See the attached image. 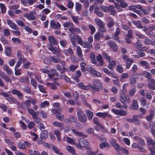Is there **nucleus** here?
<instances>
[{
	"label": "nucleus",
	"mask_w": 155,
	"mask_h": 155,
	"mask_svg": "<svg viewBox=\"0 0 155 155\" xmlns=\"http://www.w3.org/2000/svg\"><path fill=\"white\" fill-rule=\"evenodd\" d=\"M63 52L66 56H68L69 55H71L74 53L73 50L70 48H69L67 50L66 49H64Z\"/></svg>",
	"instance_id": "32"
},
{
	"label": "nucleus",
	"mask_w": 155,
	"mask_h": 155,
	"mask_svg": "<svg viewBox=\"0 0 155 155\" xmlns=\"http://www.w3.org/2000/svg\"><path fill=\"white\" fill-rule=\"evenodd\" d=\"M82 72L88 71L97 77H101V73L97 71L94 68L90 66L87 65L86 67H83L81 69Z\"/></svg>",
	"instance_id": "2"
},
{
	"label": "nucleus",
	"mask_w": 155,
	"mask_h": 155,
	"mask_svg": "<svg viewBox=\"0 0 155 155\" xmlns=\"http://www.w3.org/2000/svg\"><path fill=\"white\" fill-rule=\"evenodd\" d=\"M96 115L97 116L102 118L103 119L107 117H111V115L107 112H97L96 113Z\"/></svg>",
	"instance_id": "14"
},
{
	"label": "nucleus",
	"mask_w": 155,
	"mask_h": 155,
	"mask_svg": "<svg viewBox=\"0 0 155 155\" xmlns=\"http://www.w3.org/2000/svg\"><path fill=\"white\" fill-rule=\"evenodd\" d=\"M77 53L79 57H80V59L81 61H83L84 60V58H82L83 55L82 53L81 49L80 47L79 46H78L77 48Z\"/></svg>",
	"instance_id": "28"
},
{
	"label": "nucleus",
	"mask_w": 155,
	"mask_h": 155,
	"mask_svg": "<svg viewBox=\"0 0 155 155\" xmlns=\"http://www.w3.org/2000/svg\"><path fill=\"white\" fill-rule=\"evenodd\" d=\"M52 124L54 126L61 127V129H63V127L62 124L59 122L57 121H54L53 123Z\"/></svg>",
	"instance_id": "54"
},
{
	"label": "nucleus",
	"mask_w": 155,
	"mask_h": 155,
	"mask_svg": "<svg viewBox=\"0 0 155 155\" xmlns=\"http://www.w3.org/2000/svg\"><path fill=\"white\" fill-rule=\"evenodd\" d=\"M128 76V74L127 73H124L122 74L121 75V77L120 78L121 81H123L124 79L127 78Z\"/></svg>",
	"instance_id": "56"
},
{
	"label": "nucleus",
	"mask_w": 155,
	"mask_h": 155,
	"mask_svg": "<svg viewBox=\"0 0 155 155\" xmlns=\"http://www.w3.org/2000/svg\"><path fill=\"white\" fill-rule=\"evenodd\" d=\"M76 39L78 44L81 45H83V41L81 38L80 36L77 35H76Z\"/></svg>",
	"instance_id": "46"
},
{
	"label": "nucleus",
	"mask_w": 155,
	"mask_h": 155,
	"mask_svg": "<svg viewBox=\"0 0 155 155\" xmlns=\"http://www.w3.org/2000/svg\"><path fill=\"white\" fill-rule=\"evenodd\" d=\"M38 88L41 92L44 93H47V91L45 90L44 87L43 85L41 84H39Z\"/></svg>",
	"instance_id": "63"
},
{
	"label": "nucleus",
	"mask_w": 155,
	"mask_h": 155,
	"mask_svg": "<svg viewBox=\"0 0 155 155\" xmlns=\"http://www.w3.org/2000/svg\"><path fill=\"white\" fill-rule=\"evenodd\" d=\"M94 86L92 84H90L91 88L95 91L99 92L100 90L103 89V86L100 80L97 79H94L93 81Z\"/></svg>",
	"instance_id": "3"
},
{
	"label": "nucleus",
	"mask_w": 155,
	"mask_h": 155,
	"mask_svg": "<svg viewBox=\"0 0 155 155\" xmlns=\"http://www.w3.org/2000/svg\"><path fill=\"white\" fill-rule=\"evenodd\" d=\"M83 47L88 49H91L93 47L92 44L88 42H85L83 43Z\"/></svg>",
	"instance_id": "45"
},
{
	"label": "nucleus",
	"mask_w": 155,
	"mask_h": 155,
	"mask_svg": "<svg viewBox=\"0 0 155 155\" xmlns=\"http://www.w3.org/2000/svg\"><path fill=\"white\" fill-rule=\"evenodd\" d=\"M49 103L47 101H44L41 103L39 105V107L40 108H42L46 106H49Z\"/></svg>",
	"instance_id": "49"
},
{
	"label": "nucleus",
	"mask_w": 155,
	"mask_h": 155,
	"mask_svg": "<svg viewBox=\"0 0 155 155\" xmlns=\"http://www.w3.org/2000/svg\"><path fill=\"white\" fill-rule=\"evenodd\" d=\"M12 40L15 44H20L21 43V40L17 38L13 37Z\"/></svg>",
	"instance_id": "50"
},
{
	"label": "nucleus",
	"mask_w": 155,
	"mask_h": 155,
	"mask_svg": "<svg viewBox=\"0 0 155 155\" xmlns=\"http://www.w3.org/2000/svg\"><path fill=\"white\" fill-rule=\"evenodd\" d=\"M96 58L97 61L99 62V65L100 66H103L104 64L103 58L101 54H99L96 56Z\"/></svg>",
	"instance_id": "22"
},
{
	"label": "nucleus",
	"mask_w": 155,
	"mask_h": 155,
	"mask_svg": "<svg viewBox=\"0 0 155 155\" xmlns=\"http://www.w3.org/2000/svg\"><path fill=\"white\" fill-rule=\"evenodd\" d=\"M6 100L8 101L10 104H18V101L16 99L12 97V96L8 97L6 98Z\"/></svg>",
	"instance_id": "27"
},
{
	"label": "nucleus",
	"mask_w": 155,
	"mask_h": 155,
	"mask_svg": "<svg viewBox=\"0 0 155 155\" xmlns=\"http://www.w3.org/2000/svg\"><path fill=\"white\" fill-rule=\"evenodd\" d=\"M50 27L54 29H58L60 28L61 25L58 22H56L54 20H51L50 23Z\"/></svg>",
	"instance_id": "10"
},
{
	"label": "nucleus",
	"mask_w": 155,
	"mask_h": 155,
	"mask_svg": "<svg viewBox=\"0 0 155 155\" xmlns=\"http://www.w3.org/2000/svg\"><path fill=\"white\" fill-rule=\"evenodd\" d=\"M87 26L89 29L91 30V34H93L96 31V28L94 26L91 24H89Z\"/></svg>",
	"instance_id": "41"
},
{
	"label": "nucleus",
	"mask_w": 155,
	"mask_h": 155,
	"mask_svg": "<svg viewBox=\"0 0 155 155\" xmlns=\"http://www.w3.org/2000/svg\"><path fill=\"white\" fill-rule=\"evenodd\" d=\"M125 62L126 64V68L127 69H129L133 63V60L131 58H129Z\"/></svg>",
	"instance_id": "34"
},
{
	"label": "nucleus",
	"mask_w": 155,
	"mask_h": 155,
	"mask_svg": "<svg viewBox=\"0 0 155 155\" xmlns=\"http://www.w3.org/2000/svg\"><path fill=\"white\" fill-rule=\"evenodd\" d=\"M11 48L7 47L5 49V52L6 55L8 57H11L12 56L11 52Z\"/></svg>",
	"instance_id": "39"
},
{
	"label": "nucleus",
	"mask_w": 155,
	"mask_h": 155,
	"mask_svg": "<svg viewBox=\"0 0 155 155\" xmlns=\"http://www.w3.org/2000/svg\"><path fill=\"white\" fill-rule=\"evenodd\" d=\"M31 83L32 86L35 88L37 87V82L36 80L34 78H31Z\"/></svg>",
	"instance_id": "57"
},
{
	"label": "nucleus",
	"mask_w": 155,
	"mask_h": 155,
	"mask_svg": "<svg viewBox=\"0 0 155 155\" xmlns=\"http://www.w3.org/2000/svg\"><path fill=\"white\" fill-rule=\"evenodd\" d=\"M152 41L151 40L148 38H146L144 41V44L148 45H152Z\"/></svg>",
	"instance_id": "61"
},
{
	"label": "nucleus",
	"mask_w": 155,
	"mask_h": 155,
	"mask_svg": "<svg viewBox=\"0 0 155 155\" xmlns=\"http://www.w3.org/2000/svg\"><path fill=\"white\" fill-rule=\"evenodd\" d=\"M67 141L71 144H75V142L74 140L73 139L70 137H66Z\"/></svg>",
	"instance_id": "55"
},
{
	"label": "nucleus",
	"mask_w": 155,
	"mask_h": 155,
	"mask_svg": "<svg viewBox=\"0 0 155 155\" xmlns=\"http://www.w3.org/2000/svg\"><path fill=\"white\" fill-rule=\"evenodd\" d=\"M63 26L65 28H68L69 31L71 32V29H72L74 27L73 24L70 22H65L63 24Z\"/></svg>",
	"instance_id": "23"
},
{
	"label": "nucleus",
	"mask_w": 155,
	"mask_h": 155,
	"mask_svg": "<svg viewBox=\"0 0 155 155\" xmlns=\"http://www.w3.org/2000/svg\"><path fill=\"white\" fill-rule=\"evenodd\" d=\"M94 37L95 41H99L101 38L100 33L96 32L94 35Z\"/></svg>",
	"instance_id": "52"
},
{
	"label": "nucleus",
	"mask_w": 155,
	"mask_h": 155,
	"mask_svg": "<svg viewBox=\"0 0 155 155\" xmlns=\"http://www.w3.org/2000/svg\"><path fill=\"white\" fill-rule=\"evenodd\" d=\"M154 111H155V107L153 108V109L150 111V114L147 116L146 118L147 120L149 121H151L153 119L154 115Z\"/></svg>",
	"instance_id": "25"
},
{
	"label": "nucleus",
	"mask_w": 155,
	"mask_h": 155,
	"mask_svg": "<svg viewBox=\"0 0 155 155\" xmlns=\"http://www.w3.org/2000/svg\"><path fill=\"white\" fill-rule=\"evenodd\" d=\"M49 60L51 61L54 63L61 64H62V69L60 73L63 74L65 73L66 71V63L64 61H61L60 58L55 56L50 57L49 58Z\"/></svg>",
	"instance_id": "1"
},
{
	"label": "nucleus",
	"mask_w": 155,
	"mask_h": 155,
	"mask_svg": "<svg viewBox=\"0 0 155 155\" xmlns=\"http://www.w3.org/2000/svg\"><path fill=\"white\" fill-rule=\"evenodd\" d=\"M116 65L115 61H112L108 65V67L110 69H112Z\"/></svg>",
	"instance_id": "43"
},
{
	"label": "nucleus",
	"mask_w": 155,
	"mask_h": 155,
	"mask_svg": "<svg viewBox=\"0 0 155 155\" xmlns=\"http://www.w3.org/2000/svg\"><path fill=\"white\" fill-rule=\"evenodd\" d=\"M75 37L76 35H75L74 33H71V34L70 35V37L71 39V43L74 46H75L76 45Z\"/></svg>",
	"instance_id": "33"
},
{
	"label": "nucleus",
	"mask_w": 155,
	"mask_h": 155,
	"mask_svg": "<svg viewBox=\"0 0 155 155\" xmlns=\"http://www.w3.org/2000/svg\"><path fill=\"white\" fill-rule=\"evenodd\" d=\"M94 21L99 27L103 25H104L105 24L102 21L98 18H96L94 20Z\"/></svg>",
	"instance_id": "30"
},
{
	"label": "nucleus",
	"mask_w": 155,
	"mask_h": 155,
	"mask_svg": "<svg viewBox=\"0 0 155 155\" xmlns=\"http://www.w3.org/2000/svg\"><path fill=\"white\" fill-rule=\"evenodd\" d=\"M133 34L131 29H130L128 30V33L125 37V40L127 43H130V39L133 38Z\"/></svg>",
	"instance_id": "11"
},
{
	"label": "nucleus",
	"mask_w": 155,
	"mask_h": 155,
	"mask_svg": "<svg viewBox=\"0 0 155 155\" xmlns=\"http://www.w3.org/2000/svg\"><path fill=\"white\" fill-rule=\"evenodd\" d=\"M28 112L32 117L35 122L37 124H39L41 122V119L38 116L39 114L38 111H35L33 109L31 108L28 109Z\"/></svg>",
	"instance_id": "4"
},
{
	"label": "nucleus",
	"mask_w": 155,
	"mask_h": 155,
	"mask_svg": "<svg viewBox=\"0 0 155 155\" xmlns=\"http://www.w3.org/2000/svg\"><path fill=\"white\" fill-rule=\"evenodd\" d=\"M77 86L79 88L84 90H89L91 88L90 84L87 86L84 85L82 82H80L77 84Z\"/></svg>",
	"instance_id": "18"
},
{
	"label": "nucleus",
	"mask_w": 155,
	"mask_h": 155,
	"mask_svg": "<svg viewBox=\"0 0 155 155\" xmlns=\"http://www.w3.org/2000/svg\"><path fill=\"white\" fill-rule=\"evenodd\" d=\"M36 13L35 11H32L29 14L25 13L24 14L23 16L29 21L34 20L36 19V17L35 16V15Z\"/></svg>",
	"instance_id": "7"
},
{
	"label": "nucleus",
	"mask_w": 155,
	"mask_h": 155,
	"mask_svg": "<svg viewBox=\"0 0 155 155\" xmlns=\"http://www.w3.org/2000/svg\"><path fill=\"white\" fill-rule=\"evenodd\" d=\"M3 69L9 75H11L12 74V71L11 69H10V67L6 64H5L3 66Z\"/></svg>",
	"instance_id": "31"
},
{
	"label": "nucleus",
	"mask_w": 155,
	"mask_h": 155,
	"mask_svg": "<svg viewBox=\"0 0 155 155\" xmlns=\"http://www.w3.org/2000/svg\"><path fill=\"white\" fill-rule=\"evenodd\" d=\"M78 142L82 145L83 148H85L87 149H91V147L88 146L89 145V142L84 138L83 137L79 138L78 139Z\"/></svg>",
	"instance_id": "6"
},
{
	"label": "nucleus",
	"mask_w": 155,
	"mask_h": 155,
	"mask_svg": "<svg viewBox=\"0 0 155 155\" xmlns=\"http://www.w3.org/2000/svg\"><path fill=\"white\" fill-rule=\"evenodd\" d=\"M114 25V22L113 19H111L107 23V26L109 28H112Z\"/></svg>",
	"instance_id": "48"
},
{
	"label": "nucleus",
	"mask_w": 155,
	"mask_h": 155,
	"mask_svg": "<svg viewBox=\"0 0 155 155\" xmlns=\"http://www.w3.org/2000/svg\"><path fill=\"white\" fill-rule=\"evenodd\" d=\"M24 91L27 94H31V93L30 88L28 86H25L24 87Z\"/></svg>",
	"instance_id": "62"
},
{
	"label": "nucleus",
	"mask_w": 155,
	"mask_h": 155,
	"mask_svg": "<svg viewBox=\"0 0 155 155\" xmlns=\"http://www.w3.org/2000/svg\"><path fill=\"white\" fill-rule=\"evenodd\" d=\"M120 101L123 104H125L126 102L130 103L131 102L130 99V97L128 95H122L121 94L120 95Z\"/></svg>",
	"instance_id": "9"
},
{
	"label": "nucleus",
	"mask_w": 155,
	"mask_h": 155,
	"mask_svg": "<svg viewBox=\"0 0 155 155\" xmlns=\"http://www.w3.org/2000/svg\"><path fill=\"white\" fill-rule=\"evenodd\" d=\"M0 7L1 9V13L5 14L6 13L7 8L6 6L3 3H0Z\"/></svg>",
	"instance_id": "36"
},
{
	"label": "nucleus",
	"mask_w": 155,
	"mask_h": 155,
	"mask_svg": "<svg viewBox=\"0 0 155 155\" xmlns=\"http://www.w3.org/2000/svg\"><path fill=\"white\" fill-rule=\"evenodd\" d=\"M86 114L88 120L92 119L93 116V112L89 110H87L86 111Z\"/></svg>",
	"instance_id": "38"
},
{
	"label": "nucleus",
	"mask_w": 155,
	"mask_h": 155,
	"mask_svg": "<svg viewBox=\"0 0 155 155\" xmlns=\"http://www.w3.org/2000/svg\"><path fill=\"white\" fill-rule=\"evenodd\" d=\"M93 121L94 123L98 126H101V124L99 122V120L97 117H94L93 119Z\"/></svg>",
	"instance_id": "51"
},
{
	"label": "nucleus",
	"mask_w": 155,
	"mask_h": 155,
	"mask_svg": "<svg viewBox=\"0 0 155 155\" xmlns=\"http://www.w3.org/2000/svg\"><path fill=\"white\" fill-rule=\"evenodd\" d=\"M7 22L9 26L11 28L16 30L18 29V26L12 20L8 19L7 20Z\"/></svg>",
	"instance_id": "16"
},
{
	"label": "nucleus",
	"mask_w": 155,
	"mask_h": 155,
	"mask_svg": "<svg viewBox=\"0 0 155 155\" xmlns=\"http://www.w3.org/2000/svg\"><path fill=\"white\" fill-rule=\"evenodd\" d=\"M129 107L131 109L135 110H137L138 109L139 107L137 103V100L136 99H134L132 101V104Z\"/></svg>",
	"instance_id": "20"
},
{
	"label": "nucleus",
	"mask_w": 155,
	"mask_h": 155,
	"mask_svg": "<svg viewBox=\"0 0 155 155\" xmlns=\"http://www.w3.org/2000/svg\"><path fill=\"white\" fill-rule=\"evenodd\" d=\"M78 119L82 123H85L87 121V117L85 114L81 110H78L77 112Z\"/></svg>",
	"instance_id": "5"
},
{
	"label": "nucleus",
	"mask_w": 155,
	"mask_h": 155,
	"mask_svg": "<svg viewBox=\"0 0 155 155\" xmlns=\"http://www.w3.org/2000/svg\"><path fill=\"white\" fill-rule=\"evenodd\" d=\"M102 55L104 58L105 59H106L109 62H110V58L107 53H104L102 54Z\"/></svg>",
	"instance_id": "60"
},
{
	"label": "nucleus",
	"mask_w": 155,
	"mask_h": 155,
	"mask_svg": "<svg viewBox=\"0 0 155 155\" xmlns=\"http://www.w3.org/2000/svg\"><path fill=\"white\" fill-rule=\"evenodd\" d=\"M19 81L21 82L26 83L27 84H28L30 82L29 78L28 76L21 77Z\"/></svg>",
	"instance_id": "24"
},
{
	"label": "nucleus",
	"mask_w": 155,
	"mask_h": 155,
	"mask_svg": "<svg viewBox=\"0 0 155 155\" xmlns=\"http://www.w3.org/2000/svg\"><path fill=\"white\" fill-rule=\"evenodd\" d=\"M113 7V5H109L108 6L102 5L100 6V9L102 11L108 12H110V9Z\"/></svg>",
	"instance_id": "21"
},
{
	"label": "nucleus",
	"mask_w": 155,
	"mask_h": 155,
	"mask_svg": "<svg viewBox=\"0 0 155 155\" xmlns=\"http://www.w3.org/2000/svg\"><path fill=\"white\" fill-rule=\"evenodd\" d=\"M71 31V33H76L77 34H80L81 33V31L79 28H74V27L72 29H70Z\"/></svg>",
	"instance_id": "42"
},
{
	"label": "nucleus",
	"mask_w": 155,
	"mask_h": 155,
	"mask_svg": "<svg viewBox=\"0 0 155 155\" xmlns=\"http://www.w3.org/2000/svg\"><path fill=\"white\" fill-rule=\"evenodd\" d=\"M12 92L13 94L17 95L18 97H22L23 96L22 93L16 89H13Z\"/></svg>",
	"instance_id": "29"
},
{
	"label": "nucleus",
	"mask_w": 155,
	"mask_h": 155,
	"mask_svg": "<svg viewBox=\"0 0 155 155\" xmlns=\"http://www.w3.org/2000/svg\"><path fill=\"white\" fill-rule=\"evenodd\" d=\"M133 23L136 26L137 28L141 29L143 28L141 21H133Z\"/></svg>",
	"instance_id": "40"
},
{
	"label": "nucleus",
	"mask_w": 155,
	"mask_h": 155,
	"mask_svg": "<svg viewBox=\"0 0 155 155\" xmlns=\"http://www.w3.org/2000/svg\"><path fill=\"white\" fill-rule=\"evenodd\" d=\"M48 39L50 43L49 45H55L58 43L57 40L55 37L51 35L48 37Z\"/></svg>",
	"instance_id": "17"
},
{
	"label": "nucleus",
	"mask_w": 155,
	"mask_h": 155,
	"mask_svg": "<svg viewBox=\"0 0 155 155\" xmlns=\"http://www.w3.org/2000/svg\"><path fill=\"white\" fill-rule=\"evenodd\" d=\"M78 65H71L70 67V70L72 72H74L78 68Z\"/></svg>",
	"instance_id": "64"
},
{
	"label": "nucleus",
	"mask_w": 155,
	"mask_h": 155,
	"mask_svg": "<svg viewBox=\"0 0 155 155\" xmlns=\"http://www.w3.org/2000/svg\"><path fill=\"white\" fill-rule=\"evenodd\" d=\"M66 150L70 153L73 154H75V150L73 147L70 146H67L66 147Z\"/></svg>",
	"instance_id": "37"
},
{
	"label": "nucleus",
	"mask_w": 155,
	"mask_h": 155,
	"mask_svg": "<svg viewBox=\"0 0 155 155\" xmlns=\"http://www.w3.org/2000/svg\"><path fill=\"white\" fill-rule=\"evenodd\" d=\"M25 145L24 141L20 142L18 145V147L19 148L21 149H24L25 148Z\"/></svg>",
	"instance_id": "47"
},
{
	"label": "nucleus",
	"mask_w": 155,
	"mask_h": 155,
	"mask_svg": "<svg viewBox=\"0 0 155 155\" xmlns=\"http://www.w3.org/2000/svg\"><path fill=\"white\" fill-rule=\"evenodd\" d=\"M0 41L4 45H8L9 42L3 35H2L0 38Z\"/></svg>",
	"instance_id": "35"
},
{
	"label": "nucleus",
	"mask_w": 155,
	"mask_h": 155,
	"mask_svg": "<svg viewBox=\"0 0 155 155\" xmlns=\"http://www.w3.org/2000/svg\"><path fill=\"white\" fill-rule=\"evenodd\" d=\"M120 33V30L119 27H117L116 29V31L114 34V39L116 41H117L120 42V41L119 39V35Z\"/></svg>",
	"instance_id": "15"
},
{
	"label": "nucleus",
	"mask_w": 155,
	"mask_h": 155,
	"mask_svg": "<svg viewBox=\"0 0 155 155\" xmlns=\"http://www.w3.org/2000/svg\"><path fill=\"white\" fill-rule=\"evenodd\" d=\"M106 147H107L108 148L109 147V144L107 142H102L100 144V147L101 149H103Z\"/></svg>",
	"instance_id": "44"
},
{
	"label": "nucleus",
	"mask_w": 155,
	"mask_h": 155,
	"mask_svg": "<svg viewBox=\"0 0 155 155\" xmlns=\"http://www.w3.org/2000/svg\"><path fill=\"white\" fill-rule=\"evenodd\" d=\"M57 118L60 120L62 121L64 120V117L63 115L61 114V113H59L56 115Z\"/></svg>",
	"instance_id": "53"
},
{
	"label": "nucleus",
	"mask_w": 155,
	"mask_h": 155,
	"mask_svg": "<svg viewBox=\"0 0 155 155\" xmlns=\"http://www.w3.org/2000/svg\"><path fill=\"white\" fill-rule=\"evenodd\" d=\"M47 47L49 50L51 51L53 53L55 54L56 55L59 56L61 55V53L59 51L57 47H54L53 45H48Z\"/></svg>",
	"instance_id": "8"
},
{
	"label": "nucleus",
	"mask_w": 155,
	"mask_h": 155,
	"mask_svg": "<svg viewBox=\"0 0 155 155\" xmlns=\"http://www.w3.org/2000/svg\"><path fill=\"white\" fill-rule=\"evenodd\" d=\"M48 86H49L53 90H55L57 89V87L53 84L48 82L47 83Z\"/></svg>",
	"instance_id": "59"
},
{
	"label": "nucleus",
	"mask_w": 155,
	"mask_h": 155,
	"mask_svg": "<svg viewBox=\"0 0 155 155\" xmlns=\"http://www.w3.org/2000/svg\"><path fill=\"white\" fill-rule=\"evenodd\" d=\"M48 132L47 130L42 131L40 134V137L39 138L40 141H44L48 137Z\"/></svg>",
	"instance_id": "12"
},
{
	"label": "nucleus",
	"mask_w": 155,
	"mask_h": 155,
	"mask_svg": "<svg viewBox=\"0 0 155 155\" xmlns=\"http://www.w3.org/2000/svg\"><path fill=\"white\" fill-rule=\"evenodd\" d=\"M148 87L151 90H155V81L153 79L149 80L148 84Z\"/></svg>",
	"instance_id": "19"
},
{
	"label": "nucleus",
	"mask_w": 155,
	"mask_h": 155,
	"mask_svg": "<svg viewBox=\"0 0 155 155\" xmlns=\"http://www.w3.org/2000/svg\"><path fill=\"white\" fill-rule=\"evenodd\" d=\"M75 9L76 11H80L82 10V8L81 4L78 3H75Z\"/></svg>",
	"instance_id": "58"
},
{
	"label": "nucleus",
	"mask_w": 155,
	"mask_h": 155,
	"mask_svg": "<svg viewBox=\"0 0 155 155\" xmlns=\"http://www.w3.org/2000/svg\"><path fill=\"white\" fill-rule=\"evenodd\" d=\"M139 64L142 66H144L146 69L149 68L150 65L147 62L145 61H140L139 63Z\"/></svg>",
	"instance_id": "26"
},
{
	"label": "nucleus",
	"mask_w": 155,
	"mask_h": 155,
	"mask_svg": "<svg viewBox=\"0 0 155 155\" xmlns=\"http://www.w3.org/2000/svg\"><path fill=\"white\" fill-rule=\"evenodd\" d=\"M108 44L112 51L114 52H116L118 50V46L117 44L114 42L112 41H109Z\"/></svg>",
	"instance_id": "13"
}]
</instances>
